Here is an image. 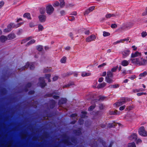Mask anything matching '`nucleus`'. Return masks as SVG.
<instances>
[{
    "label": "nucleus",
    "mask_w": 147,
    "mask_h": 147,
    "mask_svg": "<svg viewBox=\"0 0 147 147\" xmlns=\"http://www.w3.org/2000/svg\"><path fill=\"white\" fill-rule=\"evenodd\" d=\"M73 74V72H67L66 74L65 75V76H69Z\"/></svg>",
    "instance_id": "nucleus-48"
},
{
    "label": "nucleus",
    "mask_w": 147,
    "mask_h": 147,
    "mask_svg": "<svg viewBox=\"0 0 147 147\" xmlns=\"http://www.w3.org/2000/svg\"><path fill=\"white\" fill-rule=\"evenodd\" d=\"M103 35L104 36H109L110 35V33L104 31L103 32Z\"/></svg>",
    "instance_id": "nucleus-37"
},
{
    "label": "nucleus",
    "mask_w": 147,
    "mask_h": 147,
    "mask_svg": "<svg viewBox=\"0 0 147 147\" xmlns=\"http://www.w3.org/2000/svg\"><path fill=\"white\" fill-rule=\"evenodd\" d=\"M96 38V36L92 34L87 37L86 39V41L87 42H90L94 40Z\"/></svg>",
    "instance_id": "nucleus-10"
},
{
    "label": "nucleus",
    "mask_w": 147,
    "mask_h": 147,
    "mask_svg": "<svg viewBox=\"0 0 147 147\" xmlns=\"http://www.w3.org/2000/svg\"><path fill=\"white\" fill-rule=\"evenodd\" d=\"M54 8L51 5H48L46 7V12L47 13L51 15L53 13L54 11Z\"/></svg>",
    "instance_id": "nucleus-7"
},
{
    "label": "nucleus",
    "mask_w": 147,
    "mask_h": 147,
    "mask_svg": "<svg viewBox=\"0 0 147 147\" xmlns=\"http://www.w3.org/2000/svg\"><path fill=\"white\" fill-rule=\"evenodd\" d=\"M129 64V62L128 61L126 60H124L121 62V64L123 66H127Z\"/></svg>",
    "instance_id": "nucleus-16"
},
{
    "label": "nucleus",
    "mask_w": 147,
    "mask_h": 147,
    "mask_svg": "<svg viewBox=\"0 0 147 147\" xmlns=\"http://www.w3.org/2000/svg\"><path fill=\"white\" fill-rule=\"evenodd\" d=\"M112 78L111 77H105V81H106L109 83H112L114 82L113 80L112 79Z\"/></svg>",
    "instance_id": "nucleus-15"
},
{
    "label": "nucleus",
    "mask_w": 147,
    "mask_h": 147,
    "mask_svg": "<svg viewBox=\"0 0 147 147\" xmlns=\"http://www.w3.org/2000/svg\"><path fill=\"white\" fill-rule=\"evenodd\" d=\"M91 11H90V10L88 9H86L84 13V14L85 15H88V14Z\"/></svg>",
    "instance_id": "nucleus-49"
},
{
    "label": "nucleus",
    "mask_w": 147,
    "mask_h": 147,
    "mask_svg": "<svg viewBox=\"0 0 147 147\" xmlns=\"http://www.w3.org/2000/svg\"><path fill=\"white\" fill-rule=\"evenodd\" d=\"M78 123L80 125H82L84 123V120L82 119H80L78 120Z\"/></svg>",
    "instance_id": "nucleus-42"
},
{
    "label": "nucleus",
    "mask_w": 147,
    "mask_h": 147,
    "mask_svg": "<svg viewBox=\"0 0 147 147\" xmlns=\"http://www.w3.org/2000/svg\"><path fill=\"white\" fill-rule=\"evenodd\" d=\"M23 17L24 18H26L28 19H31L30 15V13H24L23 15Z\"/></svg>",
    "instance_id": "nucleus-22"
},
{
    "label": "nucleus",
    "mask_w": 147,
    "mask_h": 147,
    "mask_svg": "<svg viewBox=\"0 0 147 147\" xmlns=\"http://www.w3.org/2000/svg\"><path fill=\"white\" fill-rule=\"evenodd\" d=\"M51 75L50 74H46L45 75V78L48 79V81L49 82H51V80L49 78L51 77Z\"/></svg>",
    "instance_id": "nucleus-36"
},
{
    "label": "nucleus",
    "mask_w": 147,
    "mask_h": 147,
    "mask_svg": "<svg viewBox=\"0 0 147 147\" xmlns=\"http://www.w3.org/2000/svg\"><path fill=\"white\" fill-rule=\"evenodd\" d=\"M118 67V66L117 65L115 67H113L111 69V73H113V72H115L117 71Z\"/></svg>",
    "instance_id": "nucleus-29"
},
{
    "label": "nucleus",
    "mask_w": 147,
    "mask_h": 147,
    "mask_svg": "<svg viewBox=\"0 0 147 147\" xmlns=\"http://www.w3.org/2000/svg\"><path fill=\"white\" fill-rule=\"evenodd\" d=\"M138 132L139 134L142 136H147V132L145 131L144 126H141Z\"/></svg>",
    "instance_id": "nucleus-6"
},
{
    "label": "nucleus",
    "mask_w": 147,
    "mask_h": 147,
    "mask_svg": "<svg viewBox=\"0 0 147 147\" xmlns=\"http://www.w3.org/2000/svg\"><path fill=\"white\" fill-rule=\"evenodd\" d=\"M91 73H86L85 72H83L82 73V76L83 77L88 76H90Z\"/></svg>",
    "instance_id": "nucleus-23"
},
{
    "label": "nucleus",
    "mask_w": 147,
    "mask_h": 147,
    "mask_svg": "<svg viewBox=\"0 0 147 147\" xmlns=\"http://www.w3.org/2000/svg\"><path fill=\"white\" fill-rule=\"evenodd\" d=\"M130 60L131 63L139 65H144L147 62L146 60L141 57L136 58H131Z\"/></svg>",
    "instance_id": "nucleus-1"
},
{
    "label": "nucleus",
    "mask_w": 147,
    "mask_h": 147,
    "mask_svg": "<svg viewBox=\"0 0 147 147\" xmlns=\"http://www.w3.org/2000/svg\"><path fill=\"white\" fill-rule=\"evenodd\" d=\"M35 42V40L34 39H33L31 40L30 41H29L28 42L27 46H28L29 45H31L33 43H34Z\"/></svg>",
    "instance_id": "nucleus-34"
},
{
    "label": "nucleus",
    "mask_w": 147,
    "mask_h": 147,
    "mask_svg": "<svg viewBox=\"0 0 147 147\" xmlns=\"http://www.w3.org/2000/svg\"><path fill=\"white\" fill-rule=\"evenodd\" d=\"M100 142L102 144L104 147H107L106 146V142L104 141L102 139H100Z\"/></svg>",
    "instance_id": "nucleus-31"
},
{
    "label": "nucleus",
    "mask_w": 147,
    "mask_h": 147,
    "mask_svg": "<svg viewBox=\"0 0 147 147\" xmlns=\"http://www.w3.org/2000/svg\"><path fill=\"white\" fill-rule=\"evenodd\" d=\"M117 112V111L116 110H115L114 111L112 112L111 114L113 115H117L118 114Z\"/></svg>",
    "instance_id": "nucleus-60"
},
{
    "label": "nucleus",
    "mask_w": 147,
    "mask_h": 147,
    "mask_svg": "<svg viewBox=\"0 0 147 147\" xmlns=\"http://www.w3.org/2000/svg\"><path fill=\"white\" fill-rule=\"evenodd\" d=\"M93 144H94V145H92V147H98V145L97 144V142H93Z\"/></svg>",
    "instance_id": "nucleus-51"
},
{
    "label": "nucleus",
    "mask_w": 147,
    "mask_h": 147,
    "mask_svg": "<svg viewBox=\"0 0 147 147\" xmlns=\"http://www.w3.org/2000/svg\"><path fill=\"white\" fill-rule=\"evenodd\" d=\"M46 16L45 15H40L38 16V18L39 21L41 22H44L45 21L46 19Z\"/></svg>",
    "instance_id": "nucleus-13"
},
{
    "label": "nucleus",
    "mask_w": 147,
    "mask_h": 147,
    "mask_svg": "<svg viewBox=\"0 0 147 147\" xmlns=\"http://www.w3.org/2000/svg\"><path fill=\"white\" fill-rule=\"evenodd\" d=\"M119 84H116L113 85V88H119Z\"/></svg>",
    "instance_id": "nucleus-61"
},
{
    "label": "nucleus",
    "mask_w": 147,
    "mask_h": 147,
    "mask_svg": "<svg viewBox=\"0 0 147 147\" xmlns=\"http://www.w3.org/2000/svg\"><path fill=\"white\" fill-rule=\"evenodd\" d=\"M38 28L39 31H41L44 28L42 25L39 24L38 26Z\"/></svg>",
    "instance_id": "nucleus-43"
},
{
    "label": "nucleus",
    "mask_w": 147,
    "mask_h": 147,
    "mask_svg": "<svg viewBox=\"0 0 147 147\" xmlns=\"http://www.w3.org/2000/svg\"><path fill=\"white\" fill-rule=\"evenodd\" d=\"M147 93L146 92H140L137 94V95L138 96H140L144 94L146 95Z\"/></svg>",
    "instance_id": "nucleus-47"
},
{
    "label": "nucleus",
    "mask_w": 147,
    "mask_h": 147,
    "mask_svg": "<svg viewBox=\"0 0 147 147\" xmlns=\"http://www.w3.org/2000/svg\"><path fill=\"white\" fill-rule=\"evenodd\" d=\"M66 135L65 134V145H67L68 146H71L73 145L72 142L76 144L77 143V139L75 137L72 136L68 138V139H65Z\"/></svg>",
    "instance_id": "nucleus-2"
},
{
    "label": "nucleus",
    "mask_w": 147,
    "mask_h": 147,
    "mask_svg": "<svg viewBox=\"0 0 147 147\" xmlns=\"http://www.w3.org/2000/svg\"><path fill=\"white\" fill-rule=\"evenodd\" d=\"M132 108V107L131 106H129L128 107H127V108L125 110L129 111L131 110Z\"/></svg>",
    "instance_id": "nucleus-62"
},
{
    "label": "nucleus",
    "mask_w": 147,
    "mask_h": 147,
    "mask_svg": "<svg viewBox=\"0 0 147 147\" xmlns=\"http://www.w3.org/2000/svg\"><path fill=\"white\" fill-rule=\"evenodd\" d=\"M8 39L12 40L16 37V36L14 34H10L8 36Z\"/></svg>",
    "instance_id": "nucleus-17"
},
{
    "label": "nucleus",
    "mask_w": 147,
    "mask_h": 147,
    "mask_svg": "<svg viewBox=\"0 0 147 147\" xmlns=\"http://www.w3.org/2000/svg\"><path fill=\"white\" fill-rule=\"evenodd\" d=\"M117 124H118L119 125V123H115V122H114V123H109L108 125V127L109 128L115 127V126L117 125Z\"/></svg>",
    "instance_id": "nucleus-20"
},
{
    "label": "nucleus",
    "mask_w": 147,
    "mask_h": 147,
    "mask_svg": "<svg viewBox=\"0 0 147 147\" xmlns=\"http://www.w3.org/2000/svg\"><path fill=\"white\" fill-rule=\"evenodd\" d=\"M82 129L81 128L79 127L78 129H75L73 130V134L76 136H80L82 134Z\"/></svg>",
    "instance_id": "nucleus-9"
},
{
    "label": "nucleus",
    "mask_w": 147,
    "mask_h": 147,
    "mask_svg": "<svg viewBox=\"0 0 147 147\" xmlns=\"http://www.w3.org/2000/svg\"><path fill=\"white\" fill-rule=\"evenodd\" d=\"M133 24H132V25H125V27H121V29H125V28H131V27H132V26H133Z\"/></svg>",
    "instance_id": "nucleus-46"
},
{
    "label": "nucleus",
    "mask_w": 147,
    "mask_h": 147,
    "mask_svg": "<svg viewBox=\"0 0 147 147\" xmlns=\"http://www.w3.org/2000/svg\"><path fill=\"white\" fill-rule=\"evenodd\" d=\"M128 147H136L135 144L134 142L128 144Z\"/></svg>",
    "instance_id": "nucleus-33"
},
{
    "label": "nucleus",
    "mask_w": 147,
    "mask_h": 147,
    "mask_svg": "<svg viewBox=\"0 0 147 147\" xmlns=\"http://www.w3.org/2000/svg\"><path fill=\"white\" fill-rule=\"evenodd\" d=\"M147 35V33L146 32L143 31L141 33V35L142 37H146Z\"/></svg>",
    "instance_id": "nucleus-40"
},
{
    "label": "nucleus",
    "mask_w": 147,
    "mask_h": 147,
    "mask_svg": "<svg viewBox=\"0 0 147 147\" xmlns=\"http://www.w3.org/2000/svg\"><path fill=\"white\" fill-rule=\"evenodd\" d=\"M125 107V105H123L122 106L120 107L119 108V109L120 111H122L124 109Z\"/></svg>",
    "instance_id": "nucleus-57"
},
{
    "label": "nucleus",
    "mask_w": 147,
    "mask_h": 147,
    "mask_svg": "<svg viewBox=\"0 0 147 147\" xmlns=\"http://www.w3.org/2000/svg\"><path fill=\"white\" fill-rule=\"evenodd\" d=\"M69 36L71 37V39H73L74 38L73 34L71 32H70L69 34Z\"/></svg>",
    "instance_id": "nucleus-55"
},
{
    "label": "nucleus",
    "mask_w": 147,
    "mask_h": 147,
    "mask_svg": "<svg viewBox=\"0 0 147 147\" xmlns=\"http://www.w3.org/2000/svg\"><path fill=\"white\" fill-rule=\"evenodd\" d=\"M32 36H30L28 37L27 38L23 40L21 42V43H24L28 41L31 40L32 39Z\"/></svg>",
    "instance_id": "nucleus-25"
},
{
    "label": "nucleus",
    "mask_w": 147,
    "mask_h": 147,
    "mask_svg": "<svg viewBox=\"0 0 147 147\" xmlns=\"http://www.w3.org/2000/svg\"><path fill=\"white\" fill-rule=\"evenodd\" d=\"M38 84L42 88H43L46 85V84L45 82L44 78L43 77L40 78L39 79Z\"/></svg>",
    "instance_id": "nucleus-8"
},
{
    "label": "nucleus",
    "mask_w": 147,
    "mask_h": 147,
    "mask_svg": "<svg viewBox=\"0 0 147 147\" xmlns=\"http://www.w3.org/2000/svg\"><path fill=\"white\" fill-rule=\"evenodd\" d=\"M60 3H59L60 6L61 7H63L64 6V0H59Z\"/></svg>",
    "instance_id": "nucleus-26"
},
{
    "label": "nucleus",
    "mask_w": 147,
    "mask_h": 147,
    "mask_svg": "<svg viewBox=\"0 0 147 147\" xmlns=\"http://www.w3.org/2000/svg\"><path fill=\"white\" fill-rule=\"evenodd\" d=\"M137 136L135 133H133L129 137V139L131 140H135L137 139Z\"/></svg>",
    "instance_id": "nucleus-12"
},
{
    "label": "nucleus",
    "mask_w": 147,
    "mask_h": 147,
    "mask_svg": "<svg viewBox=\"0 0 147 147\" xmlns=\"http://www.w3.org/2000/svg\"><path fill=\"white\" fill-rule=\"evenodd\" d=\"M95 8V6H92L88 9L90 10V11L91 12L93 11L94 10Z\"/></svg>",
    "instance_id": "nucleus-52"
},
{
    "label": "nucleus",
    "mask_w": 147,
    "mask_h": 147,
    "mask_svg": "<svg viewBox=\"0 0 147 147\" xmlns=\"http://www.w3.org/2000/svg\"><path fill=\"white\" fill-rule=\"evenodd\" d=\"M95 107V105H93L90 106L88 108V111H92Z\"/></svg>",
    "instance_id": "nucleus-35"
},
{
    "label": "nucleus",
    "mask_w": 147,
    "mask_h": 147,
    "mask_svg": "<svg viewBox=\"0 0 147 147\" xmlns=\"http://www.w3.org/2000/svg\"><path fill=\"white\" fill-rule=\"evenodd\" d=\"M58 78V76H55L53 78V81H55L57 80Z\"/></svg>",
    "instance_id": "nucleus-63"
},
{
    "label": "nucleus",
    "mask_w": 147,
    "mask_h": 147,
    "mask_svg": "<svg viewBox=\"0 0 147 147\" xmlns=\"http://www.w3.org/2000/svg\"><path fill=\"white\" fill-rule=\"evenodd\" d=\"M117 25L115 24H111V27L112 28H115L117 27Z\"/></svg>",
    "instance_id": "nucleus-53"
},
{
    "label": "nucleus",
    "mask_w": 147,
    "mask_h": 147,
    "mask_svg": "<svg viewBox=\"0 0 147 147\" xmlns=\"http://www.w3.org/2000/svg\"><path fill=\"white\" fill-rule=\"evenodd\" d=\"M121 42H122V40H117L116 42H115L113 43L114 45H116L117 43H120Z\"/></svg>",
    "instance_id": "nucleus-59"
},
{
    "label": "nucleus",
    "mask_w": 147,
    "mask_h": 147,
    "mask_svg": "<svg viewBox=\"0 0 147 147\" xmlns=\"http://www.w3.org/2000/svg\"><path fill=\"white\" fill-rule=\"evenodd\" d=\"M130 51L129 50H124L122 52V54L124 57H125L128 56L130 53Z\"/></svg>",
    "instance_id": "nucleus-14"
},
{
    "label": "nucleus",
    "mask_w": 147,
    "mask_h": 147,
    "mask_svg": "<svg viewBox=\"0 0 147 147\" xmlns=\"http://www.w3.org/2000/svg\"><path fill=\"white\" fill-rule=\"evenodd\" d=\"M22 23H19L17 24H15L14 23H11L7 26V28L4 30V32H9L11 31L12 28H17L20 26Z\"/></svg>",
    "instance_id": "nucleus-3"
},
{
    "label": "nucleus",
    "mask_w": 147,
    "mask_h": 147,
    "mask_svg": "<svg viewBox=\"0 0 147 147\" xmlns=\"http://www.w3.org/2000/svg\"><path fill=\"white\" fill-rule=\"evenodd\" d=\"M147 74V71H144L143 73H140L139 75V76L140 77H145L146 75Z\"/></svg>",
    "instance_id": "nucleus-32"
},
{
    "label": "nucleus",
    "mask_w": 147,
    "mask_h": 147,
    "mask_svg": "<svg viewBox=\"0 0 147 147\" xmlns=\"http://www.w3.org/2000/svg\"><path fill=\"white\" fill-rule=\"evenodd\" d=\"M141 55L142 54L141 53L139 52L138 51H136L134 53H131V58H134L138 57H140L141 56Z\"/></svg>",
    "instance_id": "nucleus-11"
},
{
    "label": "nucleus",
    "mask_w": 147,
    "mask_h": 147,
    "mask_svg": "<svg viewBox=\"0 0 147 147\" xmlns=\"http://www.w3.org/2000/svg\"><path fill=\"white\" fill-rule=\"evenodd\" d=\"M130 98H127L123 97L120 100L119 102L115 103V104L116 106H120L124 104L127 102L130 101Z\"/></svg>",
    "instance_id": "nucleus-4"
},
{
    "label": "nucleus",
    "mask_w": 147,
    "mask_h": 147,
    "mask_svg": "<svg viewBox=\"0 0 147 147\" xmlns=\"http://www.w3.org/2000/svg\"><path fill=\"white\" fill-rule=\"evenodd\" d=\"M40 12L42 14H44L45 12V8H41L40 10Z\"/></svg>",
    "instance_id": "nucleus-39"
},
{
    "label": "nucleus",
    "mask_w": 147,
    "mask_h": 147,
    "mask_svg": "<svg viewBox=\"0 0 147 147\" xmlns=\"http://www.w3.org/2000/svg\"><path fill=\"white\" fill-rule=\"evenodd\" d=\"M144 91V90L142 88H140L138 89H134L133 90L134 92L136 93L139 92H142Z\"/></svg>",
    "instance_id": "nucleus-24"
},
{
    "label": "nucleus",
    "mask_w": 147,
    "mask_h": 147,
    "mask_svg": "<svg viewBox=\"0 0 147 147\" xmlns=\"http://www.w3.org/2000/svg\"><path fill=\"white\" fill-rule=\"evenodd\" d=\"M106 85V83L105 82L99 84L97 86L98 88H100L104 87Z\"/></svg>",
    "instance_id": "nucleus-19"
},
{
    "label": "nucleus",
    "mask_w": 147,
    "mask_h": 147,
    "mask_svg": "<svg viewBox=\"0 0 147 147\" xmlns=\"http://www.w3.org/2000/svg\"><path fill=\"white\" fill-rule=\"evenodd\" d=\"M59 3L57 1H56L53 4V5L54 7H56L59 5Z\"/></svg>",
    "instance_id": "nucleus-44"
},
{
    "label": "nucleus",
    "mask_w": 147,
    "mask_h": 147,
    "mask_svg": "<svg viewBox=\"0 0 147 147\" xmlns=\"http://www.w3.org/2000/svg\"><path fill=\"white\" fill-rule=\"evenodd\" d=\"M8 39V37L4 36H2L0 37V40L1 42H4Z\"/></svg>",
    "instance_id": "nucleus-18"
},
{
    "label": "nucleus",
    "mask_w": 147,
    "mask_h": 147,
    "mask_svg": "<svg viewBox=\"0 0 147 147\" xmlns=\"http://www.w3.org/2000/svg\"><path fill=\"white\" fill-rule=\"evenodd\" d=\"M113 74L112 73L110 70H108L107 74V76L106 77L113 78Z\"/></svg>",
    "instance_id": "nucleus-21"
},
{
    "label": "nucleus",
    "mask_w": 147,
    "mask_h": 147,
    "mask_svg": "<svg viewBox=\"0 0 147 147\" xmlns=\"http://www.w3.org/2000/svg\"><path fill=\"white\" fill-rule=\"evenodd\" d=\"M106 65V63H103L102 64L99 65L98 66V68L101 67H103L104 66Z\"/></svg>",
    "instance_id": "nucleus-50"
},
{
    "label": "nucleus",
    "mask_w": 147,
    "mask_h": 147,
    "mask_svg": "<svg viewBox=\"0 0 147 147\" xmlns=\"http://www.w3.org/2000/svg\"><path fill=\"white\" fill-rule=\"evenodd\" d=\"M29 66H30L29 67L30 69L32 70L34 69V63H29V62H27L25 66L21 68L19 70H23L24 69H25V68H27Z\"/></svg>",
    "instance_id": "nucleus-5"
},
{
    "label": "nucleus",
    "mask_w": 147,
    "mask_h": 147,
    "mask_svg": "<svg viewBox=\"0 0 147 147\" xmlns=\"http://www.w3.org/2000/svg\"><path fill=\"white\" fill-rule=\"evenodd\" d=\"M103 80H104V78H102V77L98 79V82L100 83L101 82H102L103 81Z\"/></svg>",
    "instance_id": "nucleus-58"
},
{
    "label": "nucleus",
    "mask_w": 147,
    "mask_h": 147,
    "mask_svg": "<svg viewBox=\"0 0 147 147\" xmlns=\"http://www.w3.org/2000/svg\"><path fill=\"white\" fill-rule=\"evenodd\" d=\"M48 96L49 97L53 96V97L55 99H58L59 98V96L57 95H53V94H49Z\"/></svg>",
    "instance_id": "nucleus-38"
},
{
    "label": "nucleus",
    "mask_w": 147,
    "mask_h": 147,
    "mask_svg": "<svg viewBox=\"0 0 147 147\" xmlns=\"http://www.w3.org/2000/svg\"><path fill=\"white\" fill-rule=\"evenodd\" d=\"M68 19L69 20L71 21L74 20L75 19V17L73 16L69 17L68 18Z\"/></svg>",
    "instance_id": "nucleus-45"
},
{
    "label": "nucleus",
    "mask_w": 147,
    "mask_h": 147,
    "mask_svg": "<svg viewBox=\"0 0 147 147\" xmlns=\"http://www.w3.org/2000/svg\"><path fill=\"white\" fill-rule=\"evenodd\" d=\"M105 17L107 18H109L111 17V13H109L107 14L105 16Z\"/></svg>",
    "instance_id": "nucleus-56"
},
{
    "label": "nucleus",
    "mask_w": 147,
    "mask_h": 147,
    "mask_svg": "<svg viewBox=\"0 0 147 147\" xmlns=\"http://www.w3.org/2000/svg\"><path fill=\"white\" fill-rule=\"evenodd\" d=\"M74 83L73 82H69L68 84L65 85V88L70 87L71 86L74 85Z\"/></svg>",
    "instance_id": "nucleus-28"
},
{
    "label": "nucleus",
    "mask_w": 147,
    "mask_h": 147,
    "mask_svg": "<svg viewBox=\"0 0 147 147\" xmlns=\"http://www.w3.org/2000/svg\"><path fill=\"white\" fill-rule=\"evenodd\" d=\"M82 114L81 116V117L82 118H85L86 116L87 112L86 111H82L81 112Z\"/></svg>",
    "instance_id": "nucleus-27"
},
{
    "label": "nucleus",
    "mask_w": 147,
    "mask_h": 147,
    "mask_svg": "<svg viewBox=\"0 0 147 147\" xmlns=\"http://www.w3.org/2000/svg\"><path fill=\"white\" fill-rule=\"evenodd\" d=\"M51 68L50 67H47L45 68L44 69L43 72L44 73L48 72L51 71Z\"/></svg>",
    "instance_id": "nucleus-30"
},
{
    "label": "nucleus",
    "mask_w": 147,
    "mask_h": 147,
    "mask_svg": "<svg viewBox=\"0 0 147 147\" xmlns=\"http://www.w3.org/2000/svg\"><path fill=\"white\" fill-rule=\"evenodd\" d=\"M147 15V7H146L145 9V11L142 13V15L145 16Z\"/></svg>",
    "instance_id": "nucleus-54"
},
{
    "label": "nucleus",
    "mask_w": 147,
    "mask_h": 147,
    "mask_svg": "<svg viewBox=\"0 0 147 147\" xmlns=\"http://www.w3.org/2000/svg\"><path fill=\"white\" fill-rule=\"evenodd\" d=\"M77 14V13L76 11H74L72 12L71 14L70 15L76 16Z\"/></svg>",
    "instance_id": "nucleus-64"
},
{
    "label": "nucleus",
    "mask_w": 147,
    "mask_h": 147,
    "mask_svg": "<svg viewBox=\"0 0 147 147\" xmlns=\"http://www.w3.org/2000/svg\"><path fill=\"white\" fill-rule=\"evenodd\" d=\"M42 49L43 48H42V46L41 45H39V46H37L36 47L37 49L39 51H42Z\"/></svg>",
    "instance_id": "nucleus-41"
}]
</instances>
